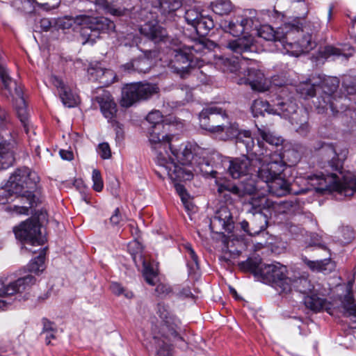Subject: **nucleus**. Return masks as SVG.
<instances>
[{"label":"nucleus","mask_w":356,"mask_h":356,"mask_svg":"<svg viewBox=\"0 0 356 356\" xmlns=\"http://www.w3.org/2000/svg\"><path fill=\"white\" fill-rule=\"evenodd\" d=\"M287 23L274 30L270 25H263L257 31L259 37L268 41L280 42L284 47V37L287 31Z\"/></svg>","instance_id":"25"},{"label":"nucleus","mask_w":356,"mask_h":356,"mask_svg":"<svg viewBox=\"0 0 356 356\" xmlns=\"http://www.w3.org/2000/svg\"><path fill=\"white\" fill-rule=\"evenodd\" d=\"M294 109H296V105L293 102H284L280 99H278L276 104L271 106L267 101L262 99H257L253 102L251 106L254 117L264 115L265 113L286 116L289 115V113L293 112Z\"/></svg>","instance_id":"14"},{"label":"nucleus","mask_w":356,"mask_h":356,"mask_svg":"<svg viewBox=\"0 0 356 356\" xmlns=\"http://www.w3.org/2000/svg\"><path fill=\"white\" fill-rule=\"evenodd\" d=\"M309 184L317 192L335 190L345 196H352L356 191V176H346L340 181L335 173H321L308 177Z\"/></svg>","instance_id":"9"},{"label":"nucleus","mask_w":356,"mask_h":356,"mask_svg":"<svg viewBox=\"0 0 356 356\" xmlns=\"http://www.w3.org/2000/svg\"><path fill=\"white\" fill-rule=\"evenodd\" d=\"M309 247H316L319 249H321L324 250L326 252V255L328 256V258L316 261H311L307 257H304L302 259L303 261L310 269L319 272H331L332 270H334L335 265L330 259V251L326 245L321 243V238L317 234H313L311 236L310 241L308 242L307 248Z\"/></svg>","instance_id":"15"},{"label":"nucleus","mask_w":356,"mask_h":356,"mask_svg":"<svg viewBox=\"0 0 356 356\" xmlns=\"http://www.w3.org/2000/svg\"><path fill=\"white\" fill-rule=\"evenodd\" d=\"M122 218L120 213L119 209H116L114 213L110 218L111 222L114 225H118L122 221Z\"/></svg>","instance_id":"64"},{"label":"nucleus","mask_w":356,"mask_h":356,"mask_svg":"<svg viewBox=\"0 0 356 356\" xmlns=\"http://www.w3.org/2000/svg\"><path fill=\"white\" fill-rule=\"evenodd\" d=\"M239 85L249 84L252 89L259 92L268 90V84L264 73L255 67L245 69L243 76L236 80Z\"/></svg>","instance_id":"18"},{"label":"nucleus","mask_w":356,"mask_h":356,"mask_svg":"<svg viewBox=\"0 0 356 356\" xmlns=\"http://www.w3.org/2000/svg\"><path fill=\"white\" fill-rule=\"evenodd\" d=\"M212 10L219 15H227L229 13L232 9V3L229 0H218L211 4Z\"/></svg>","instance_id":"49"},{"label":"nucleus","mask_w":356,"mask_h":356,"mask_svg":"<svg viewBox=\"0 0 356 356\" xmlns=\"http://www.w3.org/2000/svg\"><path fill=\"white\" fill-rule=\"evenodd\" d=\"M96 101L99 105L103 115L108 119V121L115 118L117 112L116 104L108 92H104L102 95L97 96Z\"/></svg>","instance_id":"29"},{"label":"nucleus","mask_w":356,"mask_h":356,"mask_svg":"<svg viewBox=\"0 0 356 356\" xmlns=\"http://www.w3.org/2000/svg\"><path fill=\"white\" fill-rule=\"evenodd\" d=\"M129 249L130 251H132L134 249H136V250L133 251L131 252V254L133 255V259L136 260L137 256L140 257V259L142 260L143 262V277L145 280V281L152 286H154L156 284V280L157 278V271L156 269L154 268V267L152 266V264L148 262L146 259H143L142 257V250L143 248L141 245L136 240L131 242L129 245Z\"/></svg>","instance_id":"19"},{"label":"nucleus","mask_w":356,"mask_h":356,"mask_svg":"<svg viewBox=\"0 0 356 356\" xmlns=\"http://www.w3.org/2000/svg\"><path fill=\"white\" fill-rule=\"evenodd\" d=\"M267 224L266 216L260 212V209H255L254 215L250 220H243L241 222V226L242 229L249 235L256 236L266 228Z\"/></svg>","instance_id":"20"},{"label":"nucleus","mask_w":356,"mask_h":356,"mask_svg":"<svg viewBox=\"0 0 356 356\" xmlns=\"http://www.w3.org/2000/svg\"><path fill=\"white\" fill-rule=\"evenodd\" d=\"M140 100L147 99L159 92V88L155 84L149 83H137Z\"/></svg>","instance_id":"45"},{"label":"nucleus","mask_w":356,"mask_h":356,"mask_svg":"<svg viewBox=\"0 0 356 356\" xmlns=\"http://www.w3.org/2000/svg\"><path fill=\"white\" fill-rule=\"evenodd\" d=\"M284 47L292 55L298 56L307 53L314 47L310 24H305L298 19L287 23Z\"/></svg>","instance_id":"5"},{"label":"nucleus","mask_w":356,"mask_h":356,"mask_svg":"<svg viewBox=\"0 0 356 356\" xmlns=\"http://www.w3.org/2000/svg\"><path fill=\"white\" fill-rule=\"evenodd\" d=\"M51 83L58 89L60 98L65 106L72 108L77 104V96L72 92L69 87L65 85L60 79L54 76L51 77Z\"/></svg>","instance_id":"24"},{"label":"nucleus","mask_w":356,"mask_h":356,"mask_svg":"<svg viewBox=\"0 0 356 356\" xmlns=\"http://www.w3.org/2000/svg\"><path fill=\"white\" fill-rule=\"evenodd\" d=\"M163 118V117L159 111H154L147 115L146 120L150 126L156 125L157 129H159L162 127H165Z\"/></svg>","instance_id":"51"},{"label":"nucleus","mask_w":356,"mask_h":356,"mask_svg":"<svg viewBox=\"0 0 356 356\" xmlns=\"http://www.w3.org/2000/svg\"><path fill=\"white\" fill-rule=\"evenodd\" d=\"M74 22L81 26L80 36L83 44H94L101 33L113 30L115 28L114 23L104 17L79 15L74 17Z\"/></svg>","instance_id":"10"},{"label":"nucleus","mask_w":356,"mask_h":356,"mask_svg":"<svg viewBox=\"0 0 356 356\" xmlns=\"http://www.w3.org/2000/svg\"><path fill=\"white\" fill-rule=\"evenodd\" d=\"M148 129L149 141L155 152V161L161 168V171H156L157 175L161 177L165 173L175 181L191 179L193 176L191 170L177 165L168 151L173 136L165 133V127L157 129L156 125H152Z\"/></svg>","instance_id":"3"},{"label":"nucleus","mask_w":356,"mask_h":356,"mask_svg":"<svg viewBox=\"0 0 356 356\" xmlns=\"http://www.w3.org/2000/svg\"><path fill=\"white\" fill-rule=\"evenodd\" d=\"M36 279L31 275H27L22 277H19L14 282H11L8 284H4L0 281V297L12 296L16 293H22L35 284ZM6 301L0 300V307L1 304Z\"/></svg>","instance_id":"17"},{"label":"nucleus","mask_w":356,"mask_h":356,"mask_svg":"<svg viewBox=\"0 0 356 356\" xmlns=\"http://www.w3.org/2000/svg\"><path fill=\"white\" fill-rule=\"evenodd\" d=\"M257 147L256 160L258 162L255 163L257 167L254 173L268 185L282 175L285 168V163L280 154L275 152L268 153L266 149L264 152L259 140Z\"/></svg>","instance_id":"6"},{"label":"nucleus","mask_w":356,"mask_h":356,"mask_svg":"<svg viewBox=\"0 0 356 356\" xmlns=\"http://www.w3.org/2000/svg\"><path fill=\"white\" fill-rule=\"evenodd\" d=\"M258 133L263 140L273 146H279L282 145L283 139L280 136H276L274 133L264 128H258Z\"/></svg>","instance_id":"47"},{"label":"nucleus","mask_w":356,"mask_h":356,"mask_svg":"<svg viewBox=\"0 0 356 356\" xmlns=\"http://www.w3.org/2000/svg\"><path fill=\"white\" fill-rule=\"evenodd\" d=\"M321 152L327 156V161L332 170L334 171H339L343 161L345 160L347 154L346 149L342 150L340 153L337 152V149L332 144H325L322 146Z\"/></svg>","instance_id":"22"},{"label":"nucleus","mask_w":356,"mask_h":356,"mask_svg":"<svg viewBox=\"0 0 356 356\" xmlns=\"http://www.w3.org/2000/svg\"><path fill=\"white\" fill-rule=\"evenodd\" d=\"M88 73L94 79L98 81L104 86H108L112 83L115 77L113 70L102 67L98 63L90 67L88 69Z\"/></svg>","instance_id":"33"},{"label":"nucleus","mask_w":356,"mask_h":356,"mask_svg":"<svg viewBox=\"0 0 356 356\" xmlns=\"http://www.w3.org/2000/svg\"><path fill=\"white\" fill-rule=\"evenodd\" d=\"M202 15L195 8L188 9L185 13V19L188 24L194 26Z\"/></svg>","instance_id":"57"},{"label":"nucleus","mask_w":356,"mask_h":356,"mask_svg":"<svg viewBox=\"0 0 356 356\" xmlns=\"http://www.w3.org/2000/svg\"><path fill=\"white\" fill-rule=\"evenodd\" d=\"M139 30L142 35L154 42L161 41L166 34L165 29L155 20L145 23Z\"/></svg>","instance_id":"28"},{"label":"nucleus","mask_w":356,"mask_h":356,"mask_svg":"<svg viewBox=\"0 0 356 356\" xmlns=\"http://www.w3.org/2000/svg\"><path fill=\"white\" fill-rule=\"evenodd\" d=\"M293 103L296 105V109L289 113V115L282 117L289 118L291 124L296 126L297 131L305 134L309 131V113L307 110L299 108L298 105L295 102Z\"/></svg>","instance_id":"23"},{"label":"nucleus","mask_w":356,"mask_h":356,"mask_svg":"<svg viewBox=\"0 0 356 356\" xmlns=\"http://www.w3.org/2000/svg\"><path fill=\"white\" fill-rule=\"evenodd\" d=\"M155 291L159 296L163 297L169 294L171 292V289L170 286L165 284H159L155 289Z\"/></svg>","instance_id":"62"},{"label":"nucleus","mask_w":356,"mask_h":356,"mask_svg":"<svg viewBox=\"0 0 356 356\" xmlns=\"http://www.w3.org/2000/svg\"><path fill=\"white\" fill-rule=\"evenodd\" d=\"M222 167L217 164L215 167H211L208 162H203L200 164V169L202 173L207 176L210 175L211 177H216L217 174L220 173Z\"/></svg>","instance_id":"53"},{"label":"nucleus","mask_w":356,"mask_h":356,"mask_svg":"<svg viewBox=\"0 0 356 356\" xmlns=\"http://www.w3.org/2000/svg\"><path fill=\"white\" fill-rule=\"evenodd\" d=\"M38 7L44 10H51L58 8L60 3V0H33Z\"/></svg>","instance_id":"54"},{"label":"nucleus","mask_w":356,"mask_h":356,"mask_svg":"<svg viewBox=\"0 0 356 356\" xmlns=\"http://www.w3.org/2000/svg\"><path fill=\"white\" fill-rule=\"evenodd\" d=\"M341 302L340 309L345 316H356V304L350 291L344 296Z\"/></svg>","instance_id":"42"},{"label":"nucleus","mask_w":356,"mask_h":356,"mask_svg":"<svg viewBox=\"0 0 356 356\" xmlns=\"http://www.w3.org/2000/svg\"><path fill=\"white\" fill-rule=\"evenodd\" d=\"M255 145L252 150L251 157L242 156L237 158H225L221 160V165L224 169H227V172L233 179H238L243 177L252 175L257 170L255 163L258 162L256 160L257 149L254 150ZM245 150H247L245 149ZM248 153V152L246 151Z\"/></svg>","instance_id":"11"},{"label":"nucleus","mask_w":356,"mask_h":356,"mask_svg":"<svg viewBox=\"0 0 356 356\" xmlns=\"http://www.w3.org/2000/svg\"><path fill=\"white\" fill-rule=\"evenodd\" d=\"M253 25V20L248 17L234 19L231 20H222L220 22V27L225 31L229 33L234 37L239 36L248 31Z\"/></svg>","instance_id":"21"},{"label":"nucleus","mask_w":356,"mask_h":356,"mask_svg":"<svg viewBox=\"0 0 356 356\" xmlns=\"http://www.w3.org/2000/svg\"><path fill=\"white\" fill-rule=\"evenodd\" d=\"M152 342L155 346L156 356H174L173 344L168 335H154Z\"/></svg>","instance_id":"31"},{"label":"nucleus","mask_w":356,"mask_h":356,"mask_svg":"<svg viewBox=\"0 0 356 356\" xmlns=\"http://www.w3.org/2000/svg\"><path fill=\"white\" fill-rule=\"evenodd\" d=\"M152 66V61L145 56H142L123 65L122 67L124 70L137 72L138 73H147Z\"/></svg>","instance_id":"36"},{"label":"nucleus","mask_w":356,"mask_h":356,"mask_svg":"<svg viewBox=\"0 0 356 356\" xmlns=\"http://www.w3.org/2000/svg\"><path fill=\"white\" fill-rule=\"evenodd\" d=\"M0 144H8L10 143L14 147V140L11 136L13 125L9 113L0 106Z\"/></svg>","instance_id":"27"},{"label":"nucleus","mask_w":356,"mask_h":356,"mask_svg":"<svg viewBox=\"0 0 356 356\" xmlns=\"http://www.w3.org/2000/svg\"><path fill=\"white\" fill-rule=\"evenodd\" d=\"M184 248L186 249L187 266L189 268L190 273H195L196 270L199 269L198 257L190 244H186Z\"/></svg>","instance_id":"46"},{"label":"nucleus","mask_w":356,"mask_h":356,"mask_svg":"<svg viewBox=\"0 0 356 356\" xmlns=\"http://www.w3.org/2000/svg\"><path fill=\"white\" fill-rule=\"evenodd\" d=\"M108 122L111 124L115 131L116 139L118 140H122L124 138L123 125L114 118L111 120H108Z\"/></svg>","instance_id":"60"},{"label":"nucleus","mask_w":356,"mask_h":356,"mask_svg":"<svg viewBox=\"0 0 356 356\" xmlns=\"http://www.w3.org/2000/svg\"><path fill=\"white\" fill-rule=\"evenodd\" d=\"M202 48L200 44L191 47H182L173 49L171 55L173 58L170 60V67L174 72L185 78L189 73V68L192 66L195 56L193 52H199Z\"/></svg>","instance_id":"12"},{"label":"nucleus","mask_w":356,"mask_h":356,"mask_svg":"<svg viewBox=\"0 0 356 356\" xmlns=\"http://www.w3.org/2000/svg\"><path fill=\"white\" fill-rule=\"evenodd\" d=\"M291 291L293 288L296 291L303 293L309 294L312 293L314 286L311 281L305 277H300L296 279H291V284H290Z\"/></svg>","instance_id":"40"},{"label":"nucleus","mask_w":356,"mask_h":356,"mask_svg":"<svg viewBox=\"0 0 356 356\" xmlns=\"http://www.w3.org/2000/svg\"><path fill=\"white\" fill-rule=\"evenodd\" d=\"M139 100L137 83L127 84L122 88L121 103L123 106L129 107Z\"/></svg>","instance_id":"35"},{"label":"nucleus","mask_w":356,"mask_h":356,"mask_svg":"<svg viewBox=\"0 0 356 356\" xmlns=\"http://www.w3.org/2000/svg\"><path fill=\"white\" fill-rule=\"evenodd\" d=\"M110 289L112 293L117 296H124L127 299H132L134 297V294L131 291L124 287L118 282H112L110 284Z\"/></svg>","instance_id":"50"},{"label":"nucleus","mask_w":356,"mask_h":356,"mask_svg":"<svg viewBox=\"0 0 356 356\" xmlns=\"http://www.w3.org/2000/svg\"><path fill=\"white\" fill-rule=\"evenodd\" d=\"M304 303L307 308L314 312L325 310L328 313L332 314L330 312V303L325 298H320L316 294L308 295L305 297Z\"/></svg>","instance_id":"34"},{"label":"nucleus","mask_w":356,"mask_h":356,"mask_svg":"<svg viewBox=\"0 0 356 356\" xmlns=\"http://www.w3.org/2000/svg\"><path fill=\"white\" fill-rule=\"evenodd\" d=\"M44 249L42 250L39 255L28 264L29 271L34 273L42 272L44 269Z\"/></svg>","instance_id":"48"},{"label":"nucleus","mask_w":356,"mask_h":356,"mask_svg":"<svg viewBox=\"0 0 356 356\" xmlns=\"http://www.w3.org/2000/svg\"><path fill=\"white\" fill-rule=\"evenodd\" d=\"M158 6L162 8L168 12H172L177 10L181 6V2L178 0H157Z\"/></svg>","instance_id":"55"},{"label":"nucleus","mask_w":356,"mask_h":356,"mask_svg":"<svg viewBox=\"0 0 356 356\" xmlns=\"http://www.w3.org/2000/svg\"><path fill=\"white\" fill-rule=\"evenodd\" d=\"M267 186L269 193L277 197L286 195L290 192L289 184L282 177V175Z\"/></svg>","instance_id":"38"},{"label":"nucleus","mask_w":356,"mask_h":356,"mask_svg":"<svg viewBox=\"0 0 356 356\" xmlns=\"http://www.w3.org/2000/svg\"><path fill=\"white\" fill-rule=\"evenodd\" d=\"M318 83L316 82H312L311 79L305 81L300 82L296 88V91L303 98H308L314 97L316 95V87Z\"/></svg>","instance_id":"41"},{"label":"nucleus","mask_w":356,"mask_h":356,"mask_svg":"<svg viewBox=\"0 0 356 356\" xmlns=\"http://www.w3.org/2000/svg\"><path fill=\"white\" fill-rule=\"evenodd\" d=\"M341 232L343 234V243H349L354 238V233L351 228L344 227L342 229Z\"/></svg>","instance_id":"61"},{"label":"nucleus","mask_w":356,"mask_h":356,"mask_svg":"<svg viewBox=\"0 0 356 356\" xmlns=\"http://www.w3.org/2000/svg\"><path fill=\"white\" fill-rule=\"evenodd\" d=\"M183 338L180 335H174L175 345L182 350L190 348L203 349L205 347V341L202 335H186Z\"/></svg>","instance_id":"30"},{"label":"nucleus","mask_w":356,"mask_h":356,"mask_svg":"<svg viewBox=\"0 0 356 356\" xmlns=\"http://www.w3.org/2000/svg\"><path fill=\"white\" fill-rule=\"evenodd\" d=\"M254 38L252 35H245L242 38L232 40L227 44V47L233 53L241 55L243 52L252 51Z\"/></svg>","instance_id":"32"},{"label":"nucleus","mask_w":356,"mask_h":356,"mask_svg":"<svg viewBox=\"0 0 356 356\" xmlns=\"http://www.w3.org/2000/svg\"><path fill=\"white\" fill-rule=\"evenodd\" d=\"M13 148L10 143L0 144V170L6 169L13 165L15 161Z\"/></svg>","instance_id":"39"},{"label":"nucleus","mask_w":356,"mask_h":356,"mask_svg":"<svg viewBox=\"0 0 356 356\" xmlns=\"http://www.w3.org/2000/svg\"><path fill=\"white\" fill-rule=\"evenodd\" d=\"M244 61H245V58L243 56L240 60L238 57L236 59L226 58L223 61L225 66L223 70L232 73H236L238 71L240 74L243 73L244 74V72H245V68L243 67Z\"/></svg>","instance_id":"43"},{"label":"nucleus","mask_w":356,"mask_h":356,"mask_svg":"<svg viewBox=\"0 0 356 356\" xmlns=\"http://www.w3.org/2000/svg\"><path fill=\"white\" fill-rule=\"evenodd\" d=\"M92 180L93 182L92 188L97 192L102 191L104 187V183L99 170L97 169L92 170Z\"/></svg>","instance_id":"58"},{"label":"nucleus","mask_w":356,"mask_h":356,"mask_svg":"<svg viewBox=\"0 0 356 356\" xmlns=\"http://www.w3.org/2000/svg\"><path fill=\"white\" fill-rule=\"evenodd\" d=\"M175 187L177 193L179 195L182 202H186V197H188V194L187 193L184 186L180 184H175Z\"/></svg>","instance_id":"63"},{"label":"nucleus","mask_w":356,"mask_h":356,"mask_svg":"<svg viewBox=\"0 0 356 356\" xmlns=\"http://www.w3.org/2000/svg\"><path fill=\"white\" fill-rule=\"evenodd\" d=\"M14 232L16 238L24 245L41 246L46 241L41 234L40 224L36 219L29 218L22 222L14 229Z\"/></svg>","instance_id":"13"},{"label":"nucleus","mask_w":356,"mask_h":356,"mask_svg":"<svg viewBox=\"0 0 356 356\" xmlns=\"http://www.w3.org/2000/svg\"><path fill=\"white\" fill-rule=\"evenodd\" d=\"M0 93L6 97H12L14 99L17 116L24 125L26 132H28L29 113L22 88L10 77L8 70L1 65H0Z\"/></svg>","instance_id":"8"},{"label":"nucleus","mask_w":356,"mask_h":356,"mask_svg":"<svg viewBox=\"0 0 356 356\" xmlns=\"http://www.w3.org/2000/svg\"><path fill=\"white\" fill-rule=\"evenodd\" d=\"M218 222L225 231L230 232L233 229L232 216L227 207H221L213 217V221L210 225L212 229V224Z\"/></svg>","instance_id":"37"},{"label":"nucleus","mask_w":356,"mask_h":356,"mask_svg":"<svg viewBox=\"0 0 356 356\" xmlns=\"http://www.w3.org/2000/svg\"><path fill=\"white\" fill-rule=\"evenodd\" d=\"M200 125L207 131L221 135L227 139H236L238 147L252 149L254 142L249 130H241L236 123H232L225 111L216 106L204 108L199 115Z\"/></svg>","instance_id":"1"},{"label":"nucleus","mask_w":356,"mask_h":356,"mask_svg":"<svg viewBox=\"0 0 356 356\" xmlns=\"http://www.w3.org/2000/svg\"><path fill=\"white\" fill-rule=\"evenodd\" d=\"M39 180L37 173L26 167L16 169L1 188V193L4 194L6 202L14 195H19L22 200L26 199V202L23 206H8L6 210L17 215H28L29 209L36 205L37 199L33 194V190L36 188Z\"/></svg>","instance_id":"2"},{"label":"nucleus","mask_w":356,"mask_h":356,"mask_svg":"<svg viewBox=\"0 0 356 356\" xmlns=\"http://www.w3.org/2000/svg\"><path fill=\"white\" fill-rule=\"evenodd\" d=\"M241 269L252 273L264 282L275 284L282 292L291 291V278L287 276V268L280 263L266 264L260 258H250L240 263Z\"/></svg>","instance_id":"4"},{"label":"nucleus","mask_w":356,"mask_h":356,"mask_svg":"<svg viewBox=\"0 0 356 356\" xmlns=\"http://www.w3.org/2000/svg\"><path fill=\"white\" fill-rule=\"evenodd\" d=\"M157 313L160 318L163 319L167 325H169L170 321H172L174 318L171 314L170 311L169 310L168 306L162 302H160L157 305Z\"/></svg>","instance_id":"52"},{"label":"nucleus","mask_w":356,"mask_h":356,"mask_svg":"<svg viewBox=\"0 0 356 356\" xmlns=\"http://www.w3.org/2000/svg\"><path fill=\"white\" fill-rule=\"evenodd\" d=\"M98 153L102 159H108L111 156V148L107 143H100L98 146Z\"/></svg>","instance_id":"59"},{"label":"nucleus","mask_w":356,"mask_h":356,"mask_svg":"<svg viewBox=\"0 0 356 356\" xmlns=\"http://www.w3.org/2000/svg\"><path fill=\"white\" fill-rule=\"evenodd\" d=\"M168 150L181 165H188L191 163L193 159L195 146L191 143H186L182 145L180 149H177L174 145L170 143L168 147Z\"/></svg>","instance_id":"26"},{"label":"nucleus","mask_w":356,"mask_h":356,"mask_svg":"<svg viewBox=\"0 0 356 356\" xmlns=\"http://www.w3.org/2000/svg\"><path fill=\"white\" fill-rule=\"evenodd\" d=\"M339 80L334 77L324 78L321 81L319 86L323 92V95L317 99V102H314L317 112L323 113L328 108H330L334 116L343 113L347 110V97L339 96L337 97L335 94L339 87Z\"/></svg>","instance_id":"7"},{"label":"nucleus","mask_w":356,"mask_h":356,"mask_svg":"<svg viewBox=\"0 0 356 356\" xmlns=\"http://www.w3.org/2000/svg\"><path fill=\"white\" fill-rule=\"evenodd\" d=\"M251 176H245L246 177L238 185L229 182L218 184V192L222 193L225 191H228L238 197L252 195L256 192L257 186L255 180Z\"/></svg>","instance_id":"16"},{"label":"nucleus","mask_w":356,"mask_h":356,"mask_svg":"<svg viewBox=\"0 0 356 356\" xmlns=\"http://www.w3.org/2000/svg\"><path fill=\"white\" fill-rule=\"evenodd\" d=\"M42 332H62L63 329L46 318L42 319Z\"/></svg>","instance_id":"56"},{"label":"nucleus","mask_w":356,"mask_h":356,"mask_svg":"<svg viewBox=\"0 0 356 356\" xmlns=\"http://www.w3.org/2000/svg\"><path fill=\"white\" fill-rule=\"evenodd\" d=\"M213 26V21L210 17L202 15L193 27L195 29L199 35L204 36L206 35Z\"/></svg>","instance_id":"44"}]
</instances>
